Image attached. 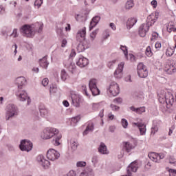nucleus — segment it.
<instances>
[{
    "label": "nucleus",
    "mask_w": 176,
    "mask_h": 176,
    "mask_svg": "<svg viewBox=\"0 0 176 176\" xmlns=\"http://www.w3.org/2000/svg\"><path fill=\"white\" fill-rule=\"evenodd\" d=\"M43 30V24L36 23L33 25H25L21 27V32L23 34V36L26 38H32L35 35V32H42Z\"/></svg>",
    "instance_id": "obj_1"
},
{
    "label": "nucleus",
    "mask_w": 176,
    "mask_h": 176,
    "mask_svg": "<svg viewBox=\"0 0 176 176\" xmlns=\"http://www.w3.org/2000/svg\"><path fill=\"white\" fill-rule=\"evenodd\" d=\"M158 100L161 104H166V105L174 104V96L167 91L161 90L158 94Z\"/></svg>",
    "instance_id": "obj_2"
},
{
    "label": "nucleus",
    "mask_w": 176,
    "mask_h": 176,
    "mask_svg": "<svg viewBox=\"0 0 176 176\" xmlns=\"http://www.w3.org/2000/svg\"><path fill=\"white\" fill-rule=\"evenodd\" d=\"M19 115V109L13 104H10L6 109V120H10L12 118L17 116Z\"/></svg>",
    "instance_id": "obj_3"
},
{
    "label": "nucleus",
    "mask_w": 176,
    "mask_h": 176,
    "mask_svg": "<svg viewBox=\"0 0 176 176\" xmlns=\"http://www.w3.org/2000/svg\"><path fill=\"white\" fill-rule=\"evenodd\" d=\"M58 133V129L53 127H48L45 129L41 133V138L43 140H50L53 138Z\"/></svg>",
    "instance_id": "obj_4"
},
{
    "label": "nucleus",
    "mask_w": 176,
    "mask_h": 176,
    "mask_svg": "<svg viewBox=\"0 0 176 176\" xmlns=\"http://www.w3.org/2000/svg\"><path fill=\"white\" fill-rule=\"evenodd\" d=\"M107 93L111 97H116V96L120 93L119 84L114 81L111 82L109 87L107 88Z\"/></svg>",
    "instance_id": "obj_5"
},
{
    "label": "nucleus",
    "mask_w": 176,
    "mask_h": 176,
    "mask_svg": "<svg viewBox=\"0 0 176 176\" xmlns=\"http://www.w3.org/2000/svg\"><path fill=\"white\" fill-rule=\"evenodd\" d=\"M16 96L19 101H27V105L31 104V98L28 97V94L25 90L19 89L16 93Z\"/></svg>",
    "instance_id": "obj_6"
},
{
    "label": "nucleus",
    "mask_w": 176,
    "mask_h": 176,
    "mask_svg": "<svg viewBox=\"0 0 176 176\" xmlns=\"http://www.w3.org/2000/svg\"><path fill=\"white\" fill-rule=\"evenodd\" d=\"M137 74L139 78H147L148 69L143 63H139L137 66Z\"/></svg>",
    "instance_id": "obj_7"
},
{
    "label": "nucleus",
    "mask_w": 176,
    "mask_h": 176,
    "mask_svg": "<svg viewBox=\"0 0 176 176\" xmlns=\"http://www.w3.org/2000/svg\"><path fill=\"white\" fill-rule=\"evenodd\" d=\"M46 156L48 160H50L51 162H56V160H58V159H60V153L56 150L50 148L47 151Z\"/></svg>",
    "instance_id": "obj_8"
},
{
    "label": "nucleus",
    "mask_w": 176,
    "mask_h": 176,
    "mask_svg": "<svg viewBox=\"0 0 176 176\" xmlns=\"http://www.w3.org/2000/svg\"><path fill=\"white\" fill-rule=\"evenodd\" d=\"M33 144L31 141L28 140H23L21 141L19 148L23 152H30L32 151Z\"/></svg>",
    "instance_id": "obj_9"
},
{
    "label": "nucleus",
    "mask_w": 176,
    "mask_h": 176,
    "mask_svg": "<svg viewBox=\"0 0 176 176\" xmlns=\"http://www.w3.org/2000/svg\"><path fill=\"white\" fill-rule=\"evenodd\" d=\"M72 102L74 107L79 108L80 103L82 102V96L74 92L71 94Z\"/></svg>",
    "instance_id": "obj_10"
},
{
    "label": "nucleus",
    "mask_w": 176,
    "mask_h": 176,
    "mask_svg": "<svg viewBox=\"0 0 176 176\" xmlns=\"http://www.w3.org/2000/svg\"><path fill=\"white\" fill-rule=\"evenodd\" d=\"M124 68V62H121L118 64L117 69L113 73V76L116 79H122L123 78V69Z\"/></svg>",
    "instance_id": "obj_11"
},
{
    "label": "nucleus",
    "mask_w": 176,
    "mask_h": 176,
    "mask_svg": "<svg viewBox=\"0 0 176 176\" xmlns=\"http://www.w3.org/2000/svg\"><path fill=\"white\" fill-rule=\"evenodd\" d=\"M89 89L94 96L100 94V89L97 87V80L91 79L89 82Z\"/></svg>",
    "instance_id": "obj_12"
},
{
    "label": "nucleus",
    "mask_w": 176,
    "mask_h": 176,
    "mask_svg": "<svg viewBox=\"0 0 176 176\" xmlns=\"http://www.w3.org/2000/svg\"><path fill=\"white\" fill-rule=\"evenodd\" d=\"M149 25H152L147 21L146 23H143L140 26L138 31L140 36L142 38L146 36V34L148 33V31H149Z\"/></svg>",
    "instance_id": "obj_13"
},
{
    "label": "nucleus",
    "mask_w": 176,
    "mask_h": 176,
    "mask_svg": "<svg viewBox=\"0 0 176 176\" xmlns=\"http://www.w3.org/2000/svg\"><path fill=\"white\" fill-rule=\"evenodd\" d=\"M133 129H138L140 135H145L146 134V125L141 122V121L133 122Z\"/></svg>",
    "instance_id": "obj_14"
},
{
    "label": "nucleus",
    "mask_w": 176,
    "mask_h": 176,
    "mask_svg": "<svg viewBox=\"0 0 176 176\" xmlns=\"http://www.w3.org/2000/svg\"><path fill=\"white\" fill-rule=\"evenodd\" d=\"M36 162L41 164L44 168H49L50 166V162L49 160L45 159V156L43 155H38L36 157Z\"/></svg>",
    "instance_id": "obj_15"
},
{
    "label": "nucleus",
    "mask_w": 176,
    "mask_h": 176,
    "mask_svg": "<svg viewBox=\"0 0 176 176\" xmlns=\"http://www.w3.org/2000/svg\"><path fill=\"white\" fill-rule=\"evenodd\" d=\"M148 157L152 162L159 163L162 159H164V154H157L156 153H148Z\"/></svg>",
    "instance_id": "obj_16"
},
{
    "label": "nucleus",
    "mask_w": 176,
    "mask_h": 176,
    "mask_svg": "<svg viewBox=\"0 0 176 176\" xmlns=\"http://www.w3.org/2000/svg\"><path fill=\"white\" fill-rule=\"evenodd\" d=\"M15 83L17 85L19 90H21L25 86V85H27V79L23 76L18 77L15 80Z\"/></svg>",
    "instance_id": "obj_17"
},
{
    "label": "nucleus",
    "mask_w": 176,
    "mask_h": 176,
    "mask_svg": "<svg viewBox=\"0 0 176 176\" xmlns=\"http://www.w3.org/2000/svg\"><path fill=\"white\" fill-rule=\"evenodd\" d=\"M76 39L78 42H83L86 39V28H82L78 32Z\"/></svg>",
    "instance_id": "obj_18"
},
{
    "label": "nucleus",
    "mask_w": 176,
    "mask_h": 176,
    "mask_svg": "<svg viewBox=\"0 0 176 176\" xmlns=\"http://www.w3.org/2000/svg\"><path fill=\"white\" fill-rule=\"evenodd\" d=\"M76 65L80 68H85V67H87V65H89V59L84 56H80L76 62Z\"/></svg>",
    "instance_id": "obj_19"
},
{
    "label": "nucleus",
    "mask_w": 176,
    "mask_h": 176,
    "mask_svg": "<svg viewBox=\"0 0 176 176\" xmlns=\"http://www.w3.org/2000/svg\"><path fill=\"white\" fill-rule=\"evenodd\" d=\"M164 70L166 72L168 75H171L176 72V65H166Z\"/></svg>",
    "instance_id": "obj_20"
},
{
    "label": "nucleus",
    "mask_w": 176,
    "mask_h": 176,
    "mask_svg": "<svg viewBox=\"0 0 176 176\" xmlns=\"http://www.w3.org/2000/svg\"><path fill=\"white\" fill-rule=\"evenodd\" d=\"M98 151L99 153H100V155H109V151H108L107 145H105V144H104L103 142L100 143Z\"/></svg>",
    "instance_id": "obj_21"
},
{
    "label": "nucleus",
    "mask_w": 176,
    "mask_h": 176,
    "mask_svg": "<svg viewBox=\"0 0 176 176\" xmlns=\"http://www.w3.org/2000/svg\"><path fill=\"white\" fill-rule=\"evenodd\" d=\"M38 109L41 118H46L49 116V109L46 108L45 106H40Z\"/></svg>",
    "instance_id": "obj_22"
},
{
    "label": "nucleus",
    "mask_w": 176,
    "mask_h": 176,
    "mask_svg": "<svg viewBox=\"0 0 176 176\" xmlns=\"http://www.w3.org/2000/svg\"><path fill=\"white\" fill-rule=\"evenodd\" d=\"M159 18V12H155V14H152L147 17V21L152 24H155L156 20Z\"/></svg>",
    "instance_id": "obj_23"
},
{
    "label": "nucleus",
    "mask_w": 176,
    "mask_h": 176,
    "mask_svg": "<svg viewBox=\"0 0 176 176\" xmlns=\"http://www.w3.org/2000/svg\"><path fill=\"white\" fill-rule=\"evenodd\" d=\"M78 146L79 144L78 143V141L75 140L74 139L70 140L69 146L72 152H75V151L78 149Z\"/></svg>",
    "instance_id": "obj_24"
},
{
    "label": "nucleus",
    "mask_w": 176,
    "mask_h": 176,
    "mask_svg": "<svg viewBox=\"0 0 176 176\" xmlns=\"http://www.w3.org/2000/svg\"><path fill=\"white\" fill-rule=\"evenodd\" d=\"M100 19L101 18L98 16H96L92 19L89 25L90 31H91V30H93L94 27L96 26L97 24H98V22L100 21Z\"/></svg>",
    "instance_id": "obj_25"
},
{
    "label": "nucleus",
    "mask_w": 176,
    "mask_h": 176,
    "mask_svg": "<svg viewBox=\"0 0 176 176\" xmlns=\"http://www.w3.org/2000/svg\"><path fill=\"white\" fill-rule=\"evenodd\" d=\"M122 145L123 149L125 151V152H127V153H130V151L133 149V145L129 142H124L122 143Z\"/></svg>",
    "instance_id": "obj_26"
},
{
    "label": "nucleus",
    "mask_w": 176,
    "mask_h": 176,
    "mask_svg": "<svg viewBox=\"0 0 176 176\" xmlns=\"http://www.w3.org/2000/svg\"><path fill=\"white\" fill-rule=\"evenodd\" d=\"M54 137L55 140H54V144L55 145V146H58L61 144L60 142V140L63 138V135H61V133H60V131H58L57 134H55Z\"/></svg>",
    "instance_id": "obj_27"
},
{
    "label": "nucleus",
    "mask_w": 176,
    "mask_h": 176,
    "mask_svg": "<svg viewBox=\"0 0 176 176\" xmlns=\"http://www.w3.org/2000/svg\"><path fill=\"white\" fill-rule=\"evenodd\" d=\"M93 130H94V124L90 123L87 125V128L83 131L82 135H87V134H89V133H91V131H93Z\"/></svg>",
    "instance_id": "obj_28"
},
{
    "label": "nucleus",
    "mask_w": 176,
    "mask_h": 176,
    "mask_svg": "<svg viewBox=\"0 0 176 176\" xmlns=\"http://www.w3.org/2000/svg\"><path fill=\"white\" fill-rule=\"evenodd\" d=\"M40 66L42 68H45L46 69L47 67H49V62H47V57L44 56L43 58L40 59Z\"/></svg>",
    "instance_id": "obj_29"
},
{
    "label": "nucleus",
    "mask_w": 176,
    "mask_h": 176,
    "mask_svg": "<svg viewBox=\"0 0 176 176\" xmlns=\"http://www.w3.org/2000/svg\"><path fill=\"white\" fill-rule=\"evenodd\" d=\"M60 76L61 80H63V82H65V80L68 79V73L67 72V70H65V69H63L60 71Z\"/></svg>",
    "instance_id": "obj_30"
},
{
    "label": "nucleus",
    "mask_w": 176,
    "mask_h": 176,
    "mask_svg": "<svg viewBox=\"0 0 176 176\" xmlns=\"http://www.w3.org/2000/svg\"><path fill=\"white\" fill-rule=\"evenodd\" d=\"M157 131H159V124L157 122H153L151 132V135H155Z\"/></svg>",
    "instance_id": "obj_31"
},
{
    "label": "nucleus",
    "mask_w": 176,
    "mask_h": 176,
    "mask_svg": "<svg viewBox=\"0 0 176 176\" xmlns=\"http://www.w3.org/2000/svg\"><path fill=\"white\" fill-rule=\"evenodd\" d=\"M141 167V162L136 160L133 162V172L137 173V170Z\"/></svg>",
    "instance_id": "obj_32"
},
{
    "label": "nucleus",
    "mask_w": 176,
    "mask_h": 176,
    "mask_svg": "<svg viewBox=\"0 0 176 176\" xmlns=\"http://www.w3.org/2000/svg\"><path fill=\"white\" fill-rule=\"evenodd\" d=\"M133 111L135 113H138V115H142V113L145 112V107H142L139 108L133 107Z\"/></svg>",
    "instance_id": "obj_33"
},
{
    "label": "nucleus",
    "mask_w": 176,
    "mask_h": 176,
    "mask_svg": "<svg viewBox=\"0 0 176 176\" xmlns=\"http://www.w3.org/2000/svg\"><path fill=\"white\" fill-rule=\"evenodd\" d=\"M93 174V169L88 168L87 169H85V170H83L80 176H90Z\"/></svg>",
    "instance_id": "obj_34"
},
{
    "label": "nucleus",
    "mask_w": 176,
    "mask_h": 176,
    "mask_svg": "<svg viewBox=\"0 0 176 176\" xmlns=\"http://www.w3.org/2000/svg\"><path fill=\"white\" fill-rule=\"evenodd\" d=\"M69 72L71 74H76V65L74 63H71L68 66Z\"/></svg>",
    "instance_id": "obj_35"
},
{
    "label": "nucleus",
    "mask_w": 176,
    "mask_h": 176,
    "mask_svg": "<svg viewBox=\"0 0 176 176\" xmlns=\"http://www.w3.org/2000/svg\"><path fill=\"white\" fill-rule=\"evenodd\" d=\"M98 34V29H96L94 30L91 33L89 34V39L93 42L94 39H96V37L97 36V34Z\"/></svg>",
    "instance_id": "obj_36"
},
{
    "label": "nucleus",
    "mask_w": 176,
    "mask_h": 176,
    "mask_svg": "<svg viewBox=\"0 0 176 176\" xmlns=\"http://www.w3.org/2000/svg\"><path fill=\"white\" fill-rule=\"evenodd\" d=\"M125 10H131L133 8V0H128L125 3Z\"/></svg>",
    "instance_id": "obj_37"
},
{
    "label": "nucleus",
    "mask_w": 176,
    "mask_h": 176,
    "mask_svg": "<svg viewBox=\"0 0 176 176\" xmlns=\"http://www.w3.org/2000/svg\"><path fill=\"white\" fill-rule=\"evenodd\" d=\"M126 26L127 30H131L133 28V18H129L126 21Z\"/></svg>",
    "instance_id": "obj_38"
},
{
    "label": "nucleus",
    "mask_w": 176,
    "mask_h": 176,
    "mask_svg": "<svg viewBox=\"0 0 176 176\" xmlns=\"http://www.w3.org/2000/svg\"><path fill=\"white\" fill-rule=\"evenodd\" d=\"M120 50H122V52H123L126 60H129V56H128L129 52H127V47H126V45H120Z\"/></svg>",
    "instance_id": "obj_39"
},
{
    "label": "nucleus",
    "mask_w": 176,
    "mask_h": 176,
    "mask_svg": "<svg viewBox=\"0 0 176 176\" xmlns=\"http://www.w3.org/2000/svg\"><path fill=\"white\" fill-rule=\"evenodd\" d=\"M145 54L147 57H152V56H153V52H152V48H151V46H148L146 47Z\"/></svg>",
    "instance_id": "obj_40"
},
{
    "label": "nucleus",
    "mask_w": 176,
    "mask_h": 176,
    "mask_svg": "<svg viewBox=\"0 0 176 176\" xmlns=\"http://www.w3.org/2000/svg\"><path fill=\"white\" fill-rule=\"evenodd\" d=\"M50 94H56L57 93V85H52L50 88Z\"/></svg>",
    "instance_id": "obj_41"
},
{
    "label": "nucleus",
    "mask_w": 176,
    "mask_h": 176,
    "mask_svg": "<svg viewBox=\"0 0 176 176\" xmlns=\"http://www.w3.org/2000/svg\"><path fill=\"white\" fill-rule=\"evenodd\" d=\"M77 50L80 53L82 52H85V45H83V43L82 42H80V43L78 45Z\"/></svg>",
    "instance_id": "obj_42"
},
{
    "label": "nucleus",
    "mask_w": 176,
    "mask_h": 176,
    "mask_svg": "<svg viewBox=\"0 0 176 176\" xmlns=\"http://www.w3.org/2000/svg\"><path fill=\"white\" fill-rule=\"evenodd\" d=\"M121 124H122L123 129H127V127L129 126V122H127V120L122 118L121 120Z\"/></svg>",
    "instance_id": "obj_43"
},
{
    "label": "nucleus",
    "mask_w": 176,
    "mask_h": 176,
    "mask_svg": "<svg viewBox=\"0 0 176 176\" xmlns=\"http://www.w3.org/2000/svg\"><path fill=\"white\" fill-rule=\"evenodd\" d=\"M117 61L118 60L116 59L109 61L107 64V66L109 67V68L112 69L113 68V67H115V65L116 64Z\"/></svg>",
    "instance_id": "obj_44"
},
{
    "label": "nucleus",
    "mask_w": 176,
    "mask_h": 176,
    "mask_svg": "<svg viewBox=\"0 0 176 176\" xmlns=\"http://www.w3.org/2000/svg\"><path fill=\"white\" fill-rule=\"evenodd\" d=\"M42 3H43V0H36L34 1V6H36L39 9L42 6Z\"/></svg>",
    "instance_id": "obj_45"
},
{
    "label": "nucleus",
    "mask_w": 176,
    "mask_h": 176,
    "mask_svg": "<svg viewBox=\"0 0 176 176\" xmlns=\"http://www.w3.org/2000/svg\"><path fill=\"white\" fill-rule=\"evenodd\" d=\"M10 36H12V38H17L19 37V31L17 29H14L12 34H10Z\"/></svg>",
    "instance_id": "obj_46"
},
{
    "label": "nucleus",
    "mask_w": 176,
    "mask_h": 176,
    "mask_svg": "<svg viewBox=\"0 0 176 176\" xmlns=\"http://www.w3.org/2000/svg\"><path fill=\"white\" fill-rule=\"evenodd\" d=\"M79 120H80V116H77L72 118V122L74 123V124H76Z\"/></svg>",
    "instance_id": "obj_47"
},
{
    "label": "nucleus",
    "mask_w": 176,
    "mask_h": 176,
    "mask_svg": "<svg viewBox=\"0 0 176 176\" xmlns=\"http://www.w3.org/2000/svg\"><path fill=\"white\" fill-rule=\"evenodd\" d=\"M91 162L93 163L94 166L96 167V164L98 163V157L97 155L93 156Z\"/></svg>",
    "instance_id": "obj_48"
},
{
    "label": "nucleus",
    "mask_w": 176,
    "mask_h": 176,
    "mask_svg": "<svg viewBox=\"0 0 176 176\" xmlns=\"http://www.w3.org/2000/svg\"><path fill=\"white\" fill-rule=\"evenodd\" d=\"M166 30L168 31V32H173V31H175L176 29L174 28V25H168L167 28H166Z\"/></svg>",
    "instance_id": "obj_49"
},
{
    "label": "nucleus",
    "mask_w": 176,
    "mask_h": 176,
    "mask_svg": "<svg viewBox=\"0 0 176 176\" xmlns=\"http://www.w3.org/2000/svg\"><path fill=\"white\" fill-rule=\"evenodd\" d=\"M77 167H86V162L79 161L76 163Z\"/></svg>",
    "instance_id": "obj_50"
},
{
    "label": "nucleus",
    "mask_w": 176,
    "mask_h": 176,
    "mask_svg": "<svg viewBox=\"0 0 176 176\" xmlns=\"http://www.w3.org/2000/svg\"><path fill=\"white\" fill-rule=\"evenodd\" d=\"M110 108H111L112 111H115L116 112H118V111H119V109H120V107H119V106H117L113 104H111L110 105Z\"/></svg>",
    "instance_id": "obj_51"
},
{
    "label": "nucleus",
    "mask_w": 176,
    "mask_h": 176,
    "mask_svg": "<svg viewBox=\"0 0 176 176\" xmlns=\"http://www.w3.org/2000/svg\"><path fill=\"white\" fill-rule=\"evenodd\" d=\"M42 85L44 86V87H46L47 85H49V78H43V80L41 81Z\"/></svg>",
    "instance_id": "obj_52"
},
{
    "label": "nucleus",
    "mask_w": 176,
    "mask_h": 176,
    "mask_svg": "<svg viewBox=\"0 0 176 176\" xmlns=\"http://www.w3.org/2000/svg\"><path fill=\"white\" fill-rule=\"evenodd\" d=\"M75 19L76 21H82L83 20V15L79 14H76Z\"/></svg>",
    "instance_id": "obj_53"
},
{
    "label": "nucleus",
    "mask_w": 176,
    "mask_h": 176,
    "mask_svg": "<svg viewBox=\"0 0 176 176\" xmlns=\"http://www.w3.org/2000/svg\"><path fill=\"white\" fill-rule=\"evenodd\" d=\"M173 53H174V52L173 51V49L168 48L166 50V56H168L170 57V56H173Z\"/></svg>",
    "instance_id": "obj_54"
},
{
    "label": "nucleus",
    "mask_w": 176,
    "mask_h": 176,
    "mask_svg": "<svg viewBox=\"0 0 176 176\" xmlns=\"http://www.w3.org/2000/svg\"><path fill=\"white\" fill-rule=\"evenodd\" d=\"M122 101L123 100L121 98H117L113 100V102H115V104H122Z\"/></svg>",
    "instance_id": "obj_55"
},
{
    "label": "nucleus",
    "mask_w": 176,
    "mask_h": 176,
    "mask_svg": "<svg viewBox=\"0 0 176 176\" xmlns=\"http://www.w3.org/2000/svg\"><path fill=\"white\" fill-rule=\"evenodd\" d=\"M158 37H159V34H157L156 32H153L152 34V37L151 38V41H155V39H156Z\"/></svg>",
    "instance_id": "obj_56"
},
{
    "label": "nucleus",
    "mask_w": 176,
    "mask_h": 176,
    "mask_svg": "<svg viewBox=\"0 0 176 176\" xmlns=\"http://www.w3.org/2000/svg\"><path fill=\"white\" fill-rule=\"evenodd\" d=\"M151 6H153V8H154L155 9H156V8H157V1L156 0H153L151 3Z\"/></svg>",
    "instance_id": "obj_57"
},
{
    "label": "nucleus",
    "mask_w": 176,
    "mask_h": 176,
    "mask_svg": "<svg viewBox=\"0 0 176 176\" xmlns=\"http://www.w3.org/2000/svg\"><path fill=\"white\" fill-rule=\"evenodd\" d=\"M155 49H157V50H160V49L162 48V43H160V42H157L155 45Z\"/></svg>",
    "instance_id": "obj_58"
},
{
    "label": "nucleus",
    "mask_w": 176,
    "mask_h": 176,
    "mask_svg": "<svg viewBox=\"0 0 176 176\" xmlns=\"http://www.w3.org/2000/svg\"><path fill=\"white\" fill-rule=\"evenodd\" d=\"M67 43H68V41H67V39L63 38L62 40L61 47H65V46H67Z\"/></svg>",
    "instance_id": "obj_59"
},
{
    "label": "nucleus",
    "mask_w": 176,
    "mask_h": 176,
    "mask_svg": "<svg viewBox=\"0 0 176 176\" xmlns=\"http://www.w3.org/2000/svg\"><path fill=\"white\" fill-rule=\"evenodd\" d=\"M17 44H14V45H12V49H14V56H16L17 54Z\"/></svg>",
    "instance_id": "obj_60"
},
{
    "label": "nucleus",
    "mask_w": 176,
    "mask_h": 176,
    "mask_svg": "<svg viewBox=\"0 0 176 176\" xmlns=\"http://www.w3.org/2000/svg\"><path fill=\"white\" fill-rule=\"evenodd\" d=\"M67 176H76V173H75V171H74V170H70L67 173Z\"/></svg>",
    "instance_id": "obj_61"
},
{
    "label": "nucleus",
    "mask_w": 176,
    "mask_h": 176,
    "mask_svg": "<svg viewBox=\"0 0 176 176\" xmlns=\"http://www.w3.org/2000/svg\"><path fill=\"white\" fill-rule=\"evenodd\" d=\"M110 133H114L115 130H116V127L115 126H111L109 128Z\"/></svg>",
    "instance_id": "obj_62"
},
{
    "label": "nucleus",
    "mask_w": 176,
    "mask_h": 176,
    "mask_svg": "<svg viewBox=\"0 0 176 176\" xmlns=\"http://www.w3.org/2000/svg\"><path fill=\"white\" fill-rule=\"evenodd\" d=\"M109 26L111 27V30H113V31H116V25H115V23H111L109 24Z\"/></svg>",
    "instance_id": "obj_63"
},
{
    "label": "nucleus",
    "mask_w": 176,
    "mask_h": 176,
    "mask_svg": "<svg viewBox=\"0 0 176 176\" xmlns=\"http://www.w3.org/2000/svg\"><path fill=\"white\" fill-rule=\"evenodd\" d=\"M75 56H76V52H75V50H72L69 57H75Z\"/></svg>",
    "instance_id": "obj_64"
}]
</instances>
